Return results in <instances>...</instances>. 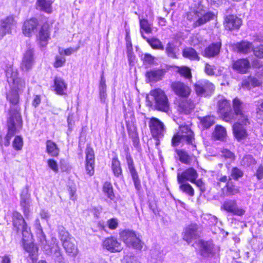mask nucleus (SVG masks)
<instances>
[{
    "label": "nucleus",
    "instance_id": "11",
    "mask_svg": "<svg viewBox=\"0 0 263 263\" xmlns=\"http://www.w3.org/2000/svg\"><path fill=\"white\" fill-rule=\"evenodd\" d=\"M16 22L13 15H10L1 20L0 37H3L6 34L11 33L12 28L15 25Z\"/></svg>",
    "mask_w": 263,
    "mask_h": 263
},
{
    "label": "nucleus",
    "instance_id": "31",
    "mask_svg": "<svg viewBox=\"0 0 263 263\" xmlns=\"http://www.w3.org/2000/svg\"><path fill=\"white\" fill-rule=\"evenodd\" d=\"M74 239H70L62 244L66 253L71 256H75L78 253V249L74 244Z\"/></svg>",
    "mask_w": 263,
    "mask_h": 263
},
{
    "label": "nucleus",
    "instance_id": "30",
    "mask_svg": "<svg viewBox=\"0 0 263 263\" xmlns=\"http://www.w3.org/2000/svg\"><path fill=\"white\" fill-rule=\"evenodd\" d=\"M235 47L238 52L244 54L250 52L253 48L252 44L247 41L237 43L235 44Z\"/></svg>",
    "mask_w": 263,
    "mask_h": 263
},
{
    "label": "nucleus",
    "instance_id": "64",
    "mask_svg": "<svg viewBox=\"0 0 263 263\" xmlns=\"http://www.w3.org/2000/svg\"><path fill=\"white\" fill-rule=\"evenodd\" d=\"M107 223L109 228L112 230L116 229L118 225V221L116 218L110 219Z\"/></svg>",
    "mask_w": 263,
    "mask_h": 263
},
{
    "label": "nucleus",
    "instance_id": "15",
    "mask_svg": "<svg viewBox=\"0 0 263 263\" xmlns=\"http://www.w3.org/2000/svg\"><path fill=\"white\" fill-rule=\"evenodd\" d=\"M199 236L198 227L196 224H191L186 227L183 233V239L188 243Z\"/></svg>",
    "mask_w": 263,
    "mask_h": 263
},
{
    "label": "nucleus",
    "instance_id": "46",
    "mask_svg": "<svg viewBox=\"0 0 263 263\" xmlns=\"http://www.w3.org/2000/svg\"><path fill=\"white\" fill-rule=\"evenodd\" d=\"M103 191L104 194L109 199L112 200L114 198L112 184L109 182H105L103 185Z\"/></svg>",
    "mask_w": 263,
    "mask_h": 263
},
{
    "label": "nucleus",
    "instance_id": "39",
    "mask_svg": "<svg viewBox=\"0 0 263 263\" xmlns=\"http://www.w3.org/2000/svg\"><path fill=\"white\" fill-rule=\"evenodd\" d=\"M237 120L236 123H239V125H247L250 124L248 115L243 111L234 114V117Z\"/></svg>",
    "mask_w": 263,
    "mask_h": 263
},
{
    "label": "nucleus",
    "instance_id": "13",
    "mask_svg": "<svg viewBox=\"0 0 263 263\" xmlns=\"http://www.w3.org/2000/svg\"><path fill=\"white\" fill-rule=\"evenodd\" d=\"M171 87L175 93L181 97V98H187L191 92V88L186 84L180 82L173 83Z\"/></svg>",
    "mask_w": 263,
    "mask_h": 263
},
{
    "label": "nucleus",
    "instance_id": "36",
    "mask_svg": "<svg viewBox=\"0 0 263 263\" xmlns=\"http://www.w3.org/2000/svg\"><path fill=\"white\" fill-rule=\"evenodd\" d=\"M18 90L16 86H13L7 95V99L12 104L15 105L18 102Z\"/></svg>",
    "mask_w": 263,
    "mask_h": 263
},
{
    "label": "nucleus",
    "instance_id": "27",
    "mask_svg": "<svg viewBox=\"0 0 263 263\" xmlns=\"http://www.w3.org/2000/svg\"><path fill=\"white\" fill-rule=\"evenodd\" d=\"M241 20L235 15H228L226 18V27L229 30L238 29L241 25Z\"/></svg>",
    "mask_w": 263,
    "mask_h": 263
},
{
    "label": "nucleus",
    "instance_id": "21",
    "mask_svg": "<svg viewBox=\"0 0 263 263\" xmlns=\"http://www.w3.org/2000/svg\"><path fill=\"white\" fill-rule=\"evenodd\" d=\"M195 104L191 99L187 98H180L178 103V110L185 114L191 113L194 109Z\"/></svg>",
    "mask_w": 263,
    "mask_h": 263
},
{
    "label": "nucleus",
    "instance_id": "59",
    "mask_svg": "<svg viewBox=\"0 0 263 263\" xmlns=\"http://www.w3.org/2000/svg\"><path fill=\"white\" fill-rule=\"evenodd\" d=\"M221 156L226 159L233 160L235 159L234 154L227 149H223L221 151Z\"/></svg>",
    "mask_w": 263,
    "mask_h": 263
},
{
    "label": "nucleus",
    "instance_id": "40",
    "mask_svg": "<svg viewBox=\"0 0 263 263\" xmlns=\"http://www.w3.org/2000/svg\"><path fill=\"white\" fill-rule=\"evenodd\" d=\"M24 248L25 250L29 253V255L33 259L34 256L36 255L37 252V248L34 246L33 243H23Z\"/></svg>",
    "mask_w": 263,
    "mask_h": 263
},
{
    "label": "nucleus",
    "instance_id": "20",
    "mask_svg": "<svg viewBox=\"0 0 263 263\" xmlns=\"http://www.w3.org/2000/svg\"><path fill=\"white\" fill-rule=\"evenodd\" d=\"M39 26L37 19L32 18L25 21L22 28L23 33L27 36H30L35 32Z\"/></svg>",
    "mask_w": 263,
    "mask_h": 263
},
{
    "label": "nucleus",
    "instance_id": "37",
    "mask_svg": "<svg viewBox=\"0 0 263 263\" xmlns=\"http://www.w3.org/2000/svg\"><path fill=\"white\" fill-rule=\"evenodd\" d=\"M54 0H37V4L41 9L50 13L52 12L51 5Z\"/></svg>",
    "mask_w": 263,
    "mask_h": 263
},
{
    "label": "nucleus",
    "instance_id": "7",
    "mask_svg": "<svg viewBox=\"0 0 263 263\" xmlns=\"http://www.w3.org/2000/svg\"><path fill=\"white\" fill-rule=\"evenodd\" d=\"M34 51L33 48L29 46L24 52L21 64L23 71H28L32 68L34 63Z\"/></svg>",
    "mask_w": 263,
    "mask_h": 263
},
{
    "label": "nucleus",
    "instance_id": "35",
    "mask_svg": "<svg viewBox=\"0 0 263 263\" xmlns=\"http://www.w3.org/2000/svg\"><path fill=\"white\" fill-rule=\"evenodd\" d=\"M200 125L203 129H208L212 126L215 122V118L213 116H206L199 117Z\"/></svg>",
    "mask_w": 263,
    "mask_h": 263
},
{
    "label": "nucleus",
    "instance_id": "8",
    "mask_svg": "<svg viewBox=\"0 0 263 263\" xmlns=\"http://www.w3.org/2000/svg\"><path fill=\"white\" fill-rule=\"evenodd\" d=\"M6 76L8 82L13 83L14 86H16L18 89H22L25 87V81L18 77V72L16 69H14L11 67L8 68L6 70Z\"/></svg>",
    "mask_w": 263,
    "mask_h": 263
},
{
    "label": "nucleus",
    "instance_id": "34",
    "mask_svg": "<svg viewBox=\"0 0 263 263\" xmlns=\"http://www.w3.org/2000/svg\"><path fill=\"white\" fill-rule=\"evenodd\" d=\"M182 55L183 57L191 60H200V57L197 51L191 47L185 48L183 50Z\"/></svg>",
    "mask_w": 263,
    "mask_h": 263
},
{
    "label": "nucleus",
    "instance_id": "17",
    "mask_svg": "<svg viewBox=\"0 0 263 263\" xmlns=\"http://www.w3.org/2000/svg\"><path fill=\"white\" fill-rule=\"evenodd\" d=\"M43 249L46 253L49 254H51L52 258L59 263H63L64 261V258L62 255L61 250L59 245L57 243H54L51 247L48 246H44Z\"/></svg>",
    "mask_w": 263,
    "mask_h": 263
},
{
    "label": "nucleus",
    "instance_id": "52",
    "mask_svg": "<svg viewBox=\"0 0 263 263\" xmlns=\"http://www.w3.org/2000/svg\"><path fill=\"white\" fill-rule=\"evenodd\" d=\"M140 26L141 29H143L146 33L152 31L151 25L146 19H140Z\"/></svg>",
    "mask_w": 263,
    "mask_h": 263
},
{
    "label": "nucleus",
    "instance_id": "14",
    "mask_svg": "<svg viewBox=\"0 0 263 263\" xmlns=\"http://www.w3.org/2000/svg\"><path fill=\"white\" fill-rule=\"evenodd\" d=\"M198 174L197 171L193 167H190L181 173H178L177 179L178 182H195L197 178Z\"/></svg>",
    "mask_w": 263,
    "mask_h": 263
},
{
    "label": "nucleus",
    "instance_id": "24",
    "mask_svg": "<svg viewBox=\"0 0 263 263\" xmlns=\"http://www.w3.org/2000/svg\"><path fill=\"white\" fill-rule=\"evenodd\" d=\"M198 245L199 247V252L201 255L207 257L213 254V246L211 243L199 240Z\"/></svg>",
    "mask_w": 263,
    "mask_h": 263
},
{
    "label": "nucleus",
    "instance_id": "58",
    "mask_svg": "<svg viewBox=\"0 0 263 263\" xmlns=\"http://www.w3.org/2000/svg\"><path fill=\"white\" fill-rule=\"evenodd\" d=\"M242 102L237 98H235L233 100V105L234 111V114H238V112L242 111L241 109Z\"/></svg>",
    "mask_w": 263,
    "mask_h": 263
},
{
    "label": "nucleus",
    "instance_id": "54",
    "mask_svg": "<svg viewBox=\"0 0 263 263\" xmlns=\"http://www.w3.org/2000/svg\"><path fill=\"white\" fill-rule=\"evenodd\" d=\"M243 173L242 171L237 167L232 168L231 172V177L234 180H238L239 178L243 176Z\"/></svg>",
    "mask_w": 263,
    "mask_h": 263
},
{
    "label": "nucleus",
    "instance_id": "23",
    "mask_svg": "<svg viewBox=\"0 0 263 263\" xmlns=\"http://www.w3.org/2000/svg\"><path fill=\"white\" fill-rule=\"evenodd\" d=\"M245 126L239 125V123H235L233 125V134L238 141L246 139L248 136Z\"/></svg>",
    "mask_w": 263,
    "mask_h": 263
},
{
    "label": "nucleus",
    "instance_id": "51",
    "mask_svg": "<svg viewBox=\"0 0 263 263\" xmlns=\"http://www.w3.org/2000/svg\"><path fill=\"white\" fill-rule=\"evenodd\" d=\"M126 160L130 175L137 173L134 165L133 160L128 153L126 154Z\"/></svg>",
    "mask_w": 263,
    "mask_h": 263
},
{
    "label": "nucleus",
    "instance_id": "26",
    "mask_svg": "<svg viewBox=\"0 0 263 263\" xmlns=\"http://www.w3.org/2000/svg\"><path fill=\"white\" fill-rule=\"evenodd\" d=\"M250 67V63L247 59H239L233 63V68L241 73H246Z\"/></svg>",
    "mask_w": 263,
    "mask_h": 263
},
{
    "label": "nucleus",
    "instance_id": "28",
    "mask_svg": "<svg viewBox=\"0 0 263 263\" xmlns=\"http://www.w3.org/2000/svg\"><path fill=\"white\" fill-rule=\"evenodd\" d=\"M13 225L14 230L18 232L22 228V226H24L27 224L24 220L22 215L17 212H14L12 215Z\"/></svg>",
    "mask_w": 263,
    "mask_h": 263
},
{
    "label": "nucleus",
    "instance_id": "4",
    "mask_svg": "<svg viewBox=\"0 0 263 263\" xmlns=\"http://www.w3.org/2000/svg\"><path fill=\"white\" fill-rule=\"evenodd\" d=\"M149 95L155 101V106L157 110L164 112L168 111V101L163 90L159 88L155 89L150 91Z\"/></svg>",
    "mask_w": 263,
    "mask_h": 263
},
{
    "label": "nucleus",
    "instance_id": "44",
    "mask_svg": "<svg viewBox=\"0 0 263 263\" xmlns=\"http://www.w3.org/2000/svg\"><path fill=\"white\" fill-rule=\"evenodd\" d=\"M177 154L179 160L183 163L189 164L191 161V157L184 150H177Z\"/></svg>",
    "mask_w": 263,
    "mask_h": 263
},
{
    "label": "nucleus",
    "instance_id": "53",
    "mask_svg": "<svg viewBox=\"0 0 263 263\" xmlns=\"http://www.w3.org/2000/svg\"><path fill=\"white\" fill-rule=\"evenodd\" d=\"M13 148L16 151L22 149L23 145V138L19 136H16L12 142Z\"/></svg>",
    "mask_w": 263,
    "mask_h": 263
},
{
    "label": "nucleus",
    "instance_id": "42",
    "mask_svg": "<svg viewBox=\"0 0 263 263\" xmlns=\"http://www.w3.org/2000/svg\"><path fill=\"white\" fill-rule=\"evenodd\" d=\"M227 135L226 129L222 126L217 125L215 127L213 136L218 140H223Z\"/></svg>",
    "mask_w": 263,
    "mask_h": 263
},
{
    "label": "nucleus",
    "instance_id": "56",
    "mask_svg": "<svg viewBox=\"0 0 263 263\" xmlns=\"http://www.w3.org/2000/svg\"><path fill=\"white\" fill-rule=\"evenodd\" d=\"M256 109V117L258 119L263 120V100L258 101Z\"/></svg>",
    "mask_w": 263,
    "mask_h": 263
},
{
    "label": "nucleus",
    "instance_id": "5",
    "mask_svg": "<svg viewBox=\"0 0 263 263\" xmlns=\"http://www.w3.org/2000/svg\"><path fill=\"white\" fill-rule=\"evenodd\" d=\"M122 241L129 247L141 250L142 248V242L139 237L133 231L125 230L120 234Z\"/></svg>",
    "mask_w": 263,
    "mask_h": 263
},
{
    "label": "nucleus",
    "instance_id": "19",
    "mask_svg": "<svg viewBox=\"0 0 263 263\" xmlns=\"http://www.w3.org/2000/svg\"><path fill=\"white\" fill-rule=\"evenodd\" d=\"M36 36L40 45L42 47H45L50 39V31L48 24H44L40 28Z\"/></svg>",
    "mask_w": 263,
    "mask_h": 263
},
{
    "label": "nucleus",
    "instance_id": "18",
    "mask_svg": "<svg viewBox=\"0 0 263 263\" xmlns=\"http://www.w3.org/2000/svg\"><path fill=\"white\" fill-rule=\"evenodd\" d=\"M126 123L128 135L132 139L134 145L137 147L139 143V137L135 118L134 117L131 118V120L126 121Z\"/></svg>",
    "mask_w": 263,
    "mask_h": 263
},
{
    "label": "nucleus",
    "instance_id": "47",
    "mask_svg": "<svg viewBox=\"0 0 263 263\" xmlns=\"http://www.w3.org/2000/svg\"><path fill=\"white\" fill-rule=\"evenodd\" d=\"M226 187L228 196L234 195L239 192V187L234 185L232 182L228 181L226 184Z\"/></svg>",
    "mask_w": 263,
    "mask_h": 263
},
{
    "label": "nucleus",
    "instance_id": "45",
    "mask_svg": "<svg viewBox=\"0 0 263 263\" xmlns=\"http://www.w3.org/2000/svg\"><path fill=\"white\" fill-rule=\"evenodd\" d=\"M59 237L62 243L69 240H74V238L69 235L65 228L61 227L59 229Z\"/></svg>",
    "mask_w": 263,
    "mask_h": 263
},
{
    "label": "nucleus",
    "instance_id": "50",
    "mask_svg": "<svg viewBox=\"0 0 263 263\" xmlns=\"http://www.w3.org/2000/svg\"><path fill=\"white\" fill-rule=\"evenodd\" d=\"M86 163L90 165L95 164L94 152L91 148H87L86 149Z\"/></svg>",
    "mask_w": 263,
    "mask_h": 263
},
{
    "label": "nucleus",
    "instance_id": "61",
    "mask_svg": "<svg viewBox=\"0 0 263 263\" xmlns=\"http://www.w3.org/2000/svg\"><path fill=\"white\" fill-rule=\"evenodd\" d=\"M70 199L72 201H75L77 199V195L76 194L77 189L75 185L69 186L68 189Z\"/></svg>",
    "mask_w": 263,
    "mask_h": 263
},
{
    "label": "nucleus",
    "instance_id": "43",
    "mask_svg": "<svg viewBox=\"0 0 263 263\" xmlns=\"http://www.w3.org/2000/svg\"><path fill=\"white\" fill-rule=\"evenodd\" d=\"M165 52L167 56L173 59L177 58L176 53L177 48L174 43L169 42L166 44Z\"/></svg>",
    "mask_w": 263,
    "mask_h": 263
},
{
    "label": "nucleus",
    "instance_id": "2",
    "mask_svg": "<svg viewBox=\"0 0 263 263\" xmlns=\"http://www.w3.org/2000/svg\"><path fill=\"white\" fill-rule=\"evenodd\" d=\"M181 142H186L187 144L191 145L193 152L197 151L194 133L187 125L180 126L179 131L173 137L172 140V145L174 146Z\"/></svg>",
    "mask_w": 263,
    "mask_h": 263
},
{
    "label": "nucleus",
    "instance_id": "41",
    "mask_svg": "<svg viewBox=\"0 0 263 263\" xmlns=\"http://www.w3.org/2000/svg\"><path fill=\"white\" fill-rule=\"evenodd\" d=\"M19 231H22L23 243L27 242L31 240L32 235L30 233V229L28 227L27 224H25L24 226H22V228Z\"/></svg>",
    "mask_w": 263,
    "mask_h": 263
},
{
    "label": "nucleus",
    "instance_id": "25",
    "mask_svg": "<svg viewBox=\"0 0 263 263\" xmlns=\"http://www.w3.org/2000/svg\"><path fill=\"white\" fill-rule=\"evenodd\" d=\"M221 45L220 43H213L210 45L205 48L203 55L209 58L217 55L219 53Z\"/></svg>",
    "mask_w": 263,
    "mask_h": 263
},
{
    "label": "nucleus",
    "instance_id": "62",
    "mask_svg": "<svg viewBox=\"0 0 263 263\" xmlns=\"http://www.w3.org/2000/svg\"><path fill=\"white\" fill-rule=\"evenodd\" d=\"M48 166L52 169L54 172H58L59 168L57 162L53 159H50L47 161Z\"/></svg>",
    "mask_w": 263,
    "mask_h": 263
},
{
    "label": "nucleus",
    "instance_id": "3",
    "mask_svg": "<svg viewBox=\"0 0 263 263\" xmlns=\"http://www.w3.org/2000/svg\"><path fill=\"white\" fill-rule=\"evenodd\" d=\"M215 14L213 12L209 11L205 12L202 10H197L191 11L186 14V18L193 22V26L195 27L200 26L205 24L210 20H213Z\"/></svg>",
    "mask_w": 263,
    "mask_h": 263
},
{
    "label": "nucleus",
    "instance_id": "33",
    "mask_svg": "<svg viewBox=\"0 0 263 263\" xmlns=\"http://www.w3.org/2000/svg\"><path fill=\"white\" fill-rule=\"evenodd\" d=\"M161 70H153L147 71L145 74L147 80L149 82H155L161 79L162 75Z\"/></svg>",
    "mask_w": 263,
    "mask_h": 263
},
{
    "label": "nucleus",
    "instance_id": "29",
    "mask_svg": "<svg viewBox=\"0 0 263 263\" xmlns=\"http://www.w3.org/2000/svg\"><path fill=\"white\" fill-rule=\"evenodd\" d=\"M54 87L58 95H63L67 89V84L62 79L57 77L54 80Z\"/></svg>",
    "mask_w": 263,
    "mask_h": 263
},
{
    "label": "nucleus",
    "instance_id": "12",
    "mask_svg": "<svg viewBox=\"0 0 263 263\" xmlns=\"http://www.w3.org/2000/svg\"><path fill=\"white\" fill-rule=\"evenodd\" d=\"M20 205L25 216L29 215V209L31 205L30 194L29 193L28 186L24 188L20 196Z\"/></svg>",
    "mask_w": 263,
    "mask_h": 263
},
{
    "label": "nucleus",
    "instance_id": "60",
    "mask_svg": "<svg viewBox=\"0 0 263 263\" xmlns=\"http://www.w3.org/2000/svg\"><path fill=\"white\" fill-rule=\"evenodd\" d=\"M66 59L64 57L56 56L55 58V62L54 63V66L55 68H58L63 66L65 63Z\"/></svg>",
    "mask_w": 263,
    "mask_h": 263
},
{
    "label": "nucleus",
    "instance_id": "38",
    "mask_svg": "<svg viewBox=\"0 0 263 263\" xmlns=\"http://www.w3.org/2000/svg\"><path fill=\"white\" fill-rule=\"evenodd\" d=\"M178 183L179 184V189L181 191L191 197L194 195V190L189 183L184 181Z\"/></svg>",
    "mask_w": 263,
    "mask_h": 263
},
{
    "label": "nucleus",
    "instance_id": "6",
    "mask_svg": "<svg viewBox=\"0 0 263 263\" xmlns=\"http://www.w3.org/2000/svg\"><path fill=\"white\" fill-rule=\"evenodd\" d=\"M218 112L222 119L226 122H231L234 118V113L232 110L231 104L227 99L221 98L218 101Z\"/></svg>",
    "mask_w": 263,
    "mask_h": 263
},
{
    "label": "nucleus",
    "instance_id": "55",
    "mask_svg": "<svg viewBox=\"0 0 263 263\" xmlns=\"http://www.w3.org/2000/svg\"><path fill=\"white\" fill-rule=\"evenodd\" d=\"M178 72L181 76L184 77L187 79H190L192 77L190 69L186 66H182L179 67L178 69Z\"/></svg>",
    "mask_w": 263,
    "mask_h": 263
},
{
    "label": "nucleus",
    "instance_id": "63",
    "mask_svg": "<svg viewBox=\"0 0 263 263\" xmlns=\"http://www.w3.org/2000/svg\"><path fill=\"white\" fill-rule=\"evenodd\" d=\"M254 55L259 58H263V45L255 48L253 50Z\"/></svg>",
    "mask_w": 263,
    "mask_h": 263
},
{
    "label": "nucleus",
    "instance_id": "57",
    "mask_svg": "<svg viewBox=\"0 0 263 263\" xmlns=\"http://www.w3.org/2000/svg\"><path fill=\"white\" fill-rule=\"evenodd\" d=\"M216 69V67L214 65H210L209 63H206L205 64L204 66V72L208 76H214L215 74V70Z\"/></svg>",
    "mask_w": 263,
    "mask_h": 263
},
{
    "label": "nucleus",
    "instance_id": "32",
    "mask_svg": "<svg viewBox=\"0 0 263 263\" xmlns=\"http://www.w3.org/2000/svg\"><path fill=\"white\" fill-rule=\"evenodd\" d=\"M46 152L51 157H57L59 154V148L57 144L51 140H48L46 142Z\"/></svg>",
    "mask_w": 263,
    "mask_h": 263
},
{
    "label": "nucleus",
    "instance_id": "22",
    "mask_svg": "<svg viewBox=\"0 0 263 263\" xmlns=\"http://www.w3.org/2000/svg\"><path fill=\"white\" fill-rule=\"evenodd\" d=\"M222 207L228 212L235 215L241 216L245 214V211L238 207L235 200H229L226 201L224 202Z\"/></svg>",
    "mask_w": 263,
    "mask_h": 263
},
{
    "label": "nucleus",
    "instance_id": "1",
    "mask_svg": "<svg viewBox=\"0 0 263 263\" xmlns=\"http://www.w3.org/2000/svg\"><path fill=\"white\" fill-rule=\"evenodd\" d=\"M23 125V121L18 107H11L7 118L8 132L4 141L0 136V144H4L5 146L10 145V141L12 137L19 130Z\"/></svg>",
    "mask_w": 263,
    "mask_h": 263
},
{
    "label": "nucleus",
    "instance_id": "16",
    "mask_svg": "<svg viewBox=\"0 0 263 263\" xmlns=\"http://www.w3.org/2000/svg\"><path fill=\"white\" fill-rule=\"evenodd\" d=\"M102 246L104 249L112 253L120 252L122 249L121 243L114 237H109L104 240Z\"/></svg>",
    "mask_w": 263,
    "mask_h": 263
},
{
    "label": "nucleus",
    "instance_id": "49",
    "mask_svg": "<svg viewBox=\"0 0 263 263\" xmlns=\"http://www.w3.org/2000/svg\"><path fill=\"white\" fill-rule=\"evenodd\" d=\"M112 170L116 176L119 177L120 175H121L122 169L120 166V162L116 158H114L112 160Z\"/></svg>",
    "mask_w": 263,
    "mask_h": 263
},
{
    "label": "nucleus",
    "instance_id": "10",
    "mask_svg": "<svg viewBox=\"0 0 263 263\" xmlns=\"http://www.w3.org/2000/svg\"><path fill=\"white\" fill-rule=\"evenodd\" d=\"M148 126L152 136L154 137H159L163 135L165 130L163 123L156 118L150 119Z\"/></svg>",
    "mask_w": 263,
    "mask_h": 263
},
{
    "label": "nucleus",
    "instance_id": "48",
    "mask_svg": "<svg viewBox=\"0 0 263 263\" xmlns=\"http://www.w3.org/2000/svg\"><path fill=\"white\" fill-rule=\"evenodd\" d=\"M147 42L151 45V46L155 49L164 50V46L162 45L161 42L158 39L152 38L150 39H147Z\"/></svg>",
    "mask_w": 263,
    "mask_h": 263
},
{
    "label": "nucleus",
    "instance_id": "9",
    "mask_svg": "<svg viewBox=\"0 0 263 263\" xmlns=\"http://www.w3.org/2000/svg\"><path fill=\"white\" fill-rule=\"evenodd\" d=\"M194 89L198 95L205 96L214 90V86L209 81L202 80L196 83L194 85Z\"/></svg>",
    "mask_w": 263,
    "mask_h": 263
}]
</instances>
